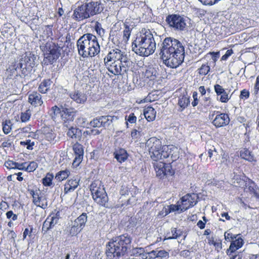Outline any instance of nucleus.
<instances>
[{
	"label": "nucleus",
	"mask_w": 259,
	"mask_h": 259,
	"mask_svg": "<svg viewBox=\"0 0 259 259\" xmlns=\"http://www.w3.org/2000/svg\"><path fill=\"white\" fill-rule=\"evenodd\" d=\"M159 54L167 66L176 68L184 62L185 48L179 40L166 37L162 42Z\"/></svg>",
	"instance_id": "1"
},
{
	"label": "nucleus",
	"mask_w": 259,
	"mask_h": 259,
	"mask_svg": "<svg viewBox=\"0 0 259 259\" xmlns=\"http://www.w3.org/2000/svg\"><path fill=\"white\" fill-rule=\"evenodd\" d=\"M132 50L143 57H148L154 53L156 42L153 34L149 30L142 29L136 34L132 45Z\"/></svg>",
	"instance_id": "2"
},
{
	"label": "nucleus",
	"mask_w": 259,
	"mask_h": 259,
	"mask_svg": "<svg viewBox=\"0 0 259 259\" xmlns=\"http://www.w3.org/2000/svg\"><path fill=\"white\" fill-rule=\"evenodd\" d=\"M77 46L79 55L83 58L94 57L100 51L97 37L91 33L81 36L77 41Z\"/></svg>",
	"instance_id": "3"
},
{
	"label": "nucleus",
	"mask_w": 259,
	"mask_h": 259,
	"mask_svg": "<svg viewBox=\"0 0 259 259\" xmlns=\"http://www.w3.org/2000/svg\"><path fill=\"white\" fill-rule=\"evenodd\" d=\"M129 244L128 234H123L110 240L106 245L107 259H119L126 252Z\"/></svg>",
	"instance_id": "4"
},
{
	"label": "nucleus",
	"mask_w": 259,
	"mask_h": 259,
	"mask_svg": "<svg viewBox=\"0 0 259 259\" xmlns=\"http://www.w3.org/2000/svg\"><path fill=\"white\" fill-rule=\"evenodd\" d=\"M90 190L94 201L100 205L106 206L108 197L101 182L99 181L93 182L90 186Z\"/></svg>",
	"instance_id": "5"
},
{
	"label": "nucleus",
	"mask_w": 259,
	"mask_h": 259,
	"mask_svg": "<svg viewBox=\"0 0 259 259\" xmlns=\"http://www.w3.org/2000/svg\"><path fill=\"white\" fill-rule=\"evenodd\" d=\"M153 163L154 169L156 172V177L160 180H163L168 176H172L175 171L172 168L170 163L166 164L163 162H158Z\"/></svg>",
	"instance_id": "6"
},
{
	"label": "nucleus",
	"mask_w": 259,
	"mask_h": 259,
	"mask_svg": "<svg viewBox=\"0 0 259 259\" xmlns=\"http://www.w3.org/2000/svg\"><path fill=\"white\" fill-rule=\"evenodd\" d=\"M209 119H212V124L217 128L224 127L228 125L230 119L228 114L214 110L210 113Z\"/></svg>",
	"instance_id": "7"
},
{
	"label": "nucleus",
	"mask_w": 259,
	"mask_h": 259,
	"mask_svg": "<svg viewBox=\"0 0 259 259\" xmlns=\"http://www.w3.org/2000/svg\"><path fill=\"white\" fill-rule=\"evenodd\" d=\"M151 159L155 161H157V158L159 156V153L160 150L162 149L161 141L155 137H151L146 142Z\"/></svg>",
	"instance_id": "8"
},
{
	"label": "nucleus",
	"mask_w": 259,
	"mask_h": 259,
	"mask_svg": "<svg viewBox=\"0 0 259 259\" xmlns=\"http://www.w3.org/2000/svg\"><path fill=\"white\" fill-rule=\"evenodd\" d=\"M165 21L170 27L176 30L183 31L186 27L184 18L178 14L168 15Z\"/></svg>",
	"instance_id": "9"
},
{
	"label": "nucleus",
	"mask_w": 259,
	"mask_h": 259,
	"mask_svg": "<svg viewBox=\"0 0 259 259\" xmlns=\"http://www.w3.org/2000/svg\"><path fill=\"white\" fill-rule=\"evenodd\" d=\"M44 50L46 52L45 54V59L51 64H52L60 56V47L52 41L46 43Z\"/></svg>",
	"instance_id": "10"
},
{
	"label": "nucleus",
	"mask_w": 259,
	"mask_h": 259,
	"mask_svg": "<svg viewBox=\"0 0 259 259\" xmlns=\"http://www.w3.org/2000/svg\"><path fill=\"white\" fill-rule=\"evenodd\" d=\"M112 62H120L125 64L128 63V58L126 54L121 52L120 50L113 49L104 58V63H106L107 65H108V63Z\"/></svg>",
	"instance_id": "11"
},
{
	"label": "nucleus",
	"mask_w": 259,
	"mask_h": 259,
	"mask_svg": "<svg viewBox=\"0 0 259 259\" xmlns=\"http://www.w3.org/2000/svg\"><path fill=\"white\" fill-rule=\"evenodd\" d=\"M109 71L111 73L116 75L120 74L124 75H126L127 77V71L129 69L128 63H121L120 62H112L108 63V65L106 63H104Z\"/></svg>",
	"instance_id": "12"
},
{
	"label": "nucleus",
	"mask_w": 259,
	"mask_h": 259,
	"mask_svg": "<svg viewBox=\"0 0 259 259\" xmlns=\"http://www.w3.org/2000/svg\"><path fill=\"white\" fill-rule=\"evenodd\" d=\"M103 0H88L85 3L91 17L101 13L104 8Z\"/></svg>",
	"instance_id": "13"
},
{
	"label": "nucleus",
	"mask_w": 259,
	"mask_h": 259,
	"mask_svg": "<svg viewBox=\"0 0 259 259\" xmlns=\"http://www.w3.org/2000/svg\"><path fill=\"white\" fill-rule=\"evenodd\" d=\"M198 198L197 195L194 193H188L182 197L180 199L182 210H186L195 205L198 202Z\"/></svg>",
	"instance_id": "14"
},
{
	"label": "nucleus",
	"mask_w": 259,
	"mask_h": 259,
	"mask_svg": "<svg viewBox=\"0 0 259 259\" xmlns=\"http://www.w3.org/2000/svg\"><path fill=\"white\" fill-rule=\"evenodd\" d=\"M90 17V14L85 3L77 7L74 10L73 14L72 16L73 19L77 21L83 20Z\"/></svg>",
	"instance_id": "15"
},
{
	"label": "nucleus",
	"mask_w": 259,
	"mask_h": 259,
	"mask_svg": "<svg viewBox=\"0 0 259 259\" xmlns=\"http://www.w3.org/2000/svg\"><path fill=\"white\" fill-rule=\"evenodd\" d=\"M113 117L110 116H102L99 118H95L91 120L89 124L95 128L108 127L111 123Z\"/></svg>",
	"instance_id": "16"
},
{
	"label": "nucleus",
	"mask_w": 259,
	"mask_h": 259,
	"mask_svg": "<svg viewBox=\"0 0 259 259\" xmlns=\"http://www.w3.org/2000/svg\"><path fill=\"white\" fill-rule=\"evenodd\" d=\"M30 194L33 198V202L35 205L43 209L47 208L48 206L47 199L39 190L36 191L31 190Z\"/></svg>",
	"instance_id": "17"
},
{
	"label": "nucleus",
	"mask_w": 259,
	"mask_h": 259,
	"mask_svg": "<svg viewBox=\"0 0 259 259\" xmlns=\"http://www.w3.org/2000/svg\"><path fill=\"white\" fill-rule=\"evenodd\" d=\"M35 58V57L34 55L30 53L26 54L24 59L22 58L20 62L17 64V68L22 69V71L23 72L24 69H26L27 67H32L34 65Z\"/></svg>",
	"instance_id": "18"
},
{
	"label": "nucleus",
	"mask_w": 259,
	"mask_h": 259,
	"mask_svg": "<svg viewBox=\"0 0 259 259\" xmlns=\"http://www.w3.org/2000/svg\"><path fill=\"white\" fill-rule=\"evenodd\" d=\"M73 150L75 155V157L72 164L74 166H77L83 158L84 153L83 146L80 144L76 142L73 146Z\"/></svg>",
	"instance_id": "19"
},
{
	"label": "nucleus",
	"mask_w": 259,
	"mask_h": 259,
	"mask_svg": "<svg viewBox=\"0 0 259 259\" xmlns=\"http://www.w3.org/2000/svg\"><path fill=\"white\" fill-rule=\"evenodd\" d=\"M244 244V240L240 236V234L233 241H231L230 245L226 250V253L228 255H231L237 250L242 247Z\"/></svg>",
	"instance_id": "20"
},
{
	"label": "nucleus",
	"mask_w": 259,
	"mask_h": 259,
	"mask_svg": "<svg viewBox=\"0 0 259 259\" xmlns=\"http://www.w3.org/2000/svg\"><path fill=\"white\" fill-rule=\"evenodd\" d=\"M240 156L242 159L254 164L256 162L253 154L246 148H241L239 151Z\"/></svg>",
	"instance_id": "21"
},
{
	"label": "nucleus",
	"mask_w": 259,
	"mask_h": 259,
	"mask_svg": "<svg viewBox=\"0 0 259 259\" xmlns=\"http://www.w3.org/2000/svg\"><path fill=\"white\" fill-rule=\"evenodd\" d=\"M69 96L72 100L79 104H83L87 99L86 94L79 91L70 93Z\"/></svg>",
	"instance_id": "22"
},
{
	"label": "nucleus",
	"mask_w": 259,
	"mask_h": 259,
	"mask_svg": "<svg viewBox=\"0 0 259 259\" xmlns=\"http://www.w3.org/2000/svg\"><path fill=\"white\" fill-rule=\"evenodd\" d=\"M29 102L35 106L41 105L43 103L41 95L37 93L33 92L30 94L28 98Z\"/></svg>",
	"instance_id": "23"
},
{
	"label": "nucleus",
	"mask_w": 259,
	"mask_h": 259,
	"mask_svg": "<svg viewBox=\"0 0 259 259\" xmlns=\"http://www.w3.org/2000/svg\"><path fill=\"white\" fill-rule=\"evenodd\" d=\"M143 113L148 121H152L155 119L156 111L151 106L145 108Z\"/></svg>",
	"instance_id": "24"
},
{
	"label": "nucleus",
	"mask_w": 259,
	"mask_h": 259,
	"mask_svg": "<svg viewBox=\"0 0 259 259\" xmlns=\"http://www.w3.org/2000/svg\"><path fill=\"white\" fill-rule=\"evenodd\" d=\"M79 180L71 179L69 180L67 183L65 185L64 192L67 193L69 192L74 191L78 186Z\"/></svg>",
	"instance_id": "25"
},
{
	"label": "nucleus",
	"mask_w": 259,
	"mask_h": 259,
	"mask_svg": "<svg viewBox=\"0 0 259 259\" xmlns=\"http://www.w3.org/2000/svg\"><path fill=\"white\" fill-rule=\"evenodd\" d=\"M69 130L67 135L72 139H80L81 136V130L78 128L73 127L71 125H69Z\"/></svg>",
	"instance_id": "26"
},
{
	"label": "nucleus",
	"mask_w": 259,
	"mask_h": 259,
	"mask_svg": "<svg viewBox=\"0 0 259 259\" xmlns=\"http://www.w3.org/2000/svg\"><path fill=\"white\" fill-rule=\"evenodd\" d=\"M52 83L50 79L44 80L39 85L38 91L42 94H46L49 90Z\"/></svg>",
	"instance_id": "27"
},
{
	"label": "nucleus",
	"mask_w": 259,
	"mask_h": 259,
	"mask_svg": "<svg viewBox=\"0 0 259 259\" xmlns=\"http://www.w3.org/2000/svg\"><path fill=\"white\" fill-rule=\"evenodd\" d=\"M114 157L119 162L124 161L127 158V153L123 149H120L114 152Z\"/></svg>",
	"instance_id": "28"
},
{
	"label": "nucleus",
	"mask_w": 259,
	"mask_h": 259,
	"mask_svg": "<svg viewBox=\"0 0 259 259\" xmlns=\"http://www.w3.org/2000/svg\"><path fill=\"white\" fill-rule=\"evenodd\" d=\"M87 215L86 213H82L74 221V224L77 225L81 229H83L87 221Z\"/></svg>",
	"instance_id": "29"
},
{
	"label": "nucleus",
	"mask_w": 259,
	"mask_h": 259,
	"mask_svg": "<svg viewBox=\"0 0 259 259\" xmlns=\"http://www.w3.org/2000/svg\"><path fill=\"white\" fill-rule=\"evenodd\" d=\"M171 150L167 145H163L162 149L159 151V156L157 158V161L159 159L168 158L170 155Z\"/></svg>",
	"instance_id": "30"
},
{
	"label": "nucleus",
	"mask_w": 259,
	"mask_h": 259,
	"mask_svg": "<svg viewBox=\"0 0 259 259\" xmlns=\"http://www.w3.org/2000/svg\"><path fill=\"white\" fill-rule=\"evenodd\" d=\"M190 104V97L186 95H183L180 97L178 100V105L181 108V111H183Z\"/></svg>",
	"instance_id": "31"
},
{
	"label": "nucleus",
	"mask_w": 259,
	"mask_h": 259,
	"mask_svg": "<svg viewBox=\"0 0 259 259\" xmlns=\"http://www.w3.org/2000/svg\"><path fill=\"white\" fill-rule=\"evenodd\" d=\"M157 72L153 67H150L146 69L144 73V77L150 80H155L156 78Z\"/></svg>",
	"instance_id": "32"
},
{
	"label": "nucleus",
	"mask_w": 259,
	"mask_h": 259,
	"mask_svg": "<svg viewBox=\"0 0 259 259\" xmlns=\"http://www.w3.org/2000/svg\"><path fill=\"white\" fill-rule=\"evenodd\" d=\"M182 232L178 230L176 228H172L170 232L166 233V237L167 239H176L181 235Z\"/></svg>",
	"instance_id": "33"
},
{
	"label": "nucleus",
	"mask_w": 259,
	"mask_h": 259,
	"mask_svg": "<svg viewBox=\"0 0 259 259\" xmlns=\"http://www.w3.org/2000/svg\"><path fill=\"white\" fill-rule=\"evenodd\" d=\"M81 229L79 226L74 224L73 222L71 226L69 227L68 229L69 234L71 236H74L77 235L81 231Z\"/></svg>",
	"instance_id": "34"
},
{
	"label": "nucleus",
	"mask_w": 259,
	"mask_h": 259,
	"mask_svg": "<svg viewBox=\"0 0 259 259\" xmlns=\"http://www.w3.org/2000/svg\"><path fill=\"white\" fill-rule=\"evenodd\" d=\"M142 135V130L140 127H138V130H133L131 133V136L132 137V139L135 140V142L139 141Z\"/></svg>",
	"instance_id": "35"
},
{
	"label": "nucleus",
	"mask_w": 259,
	"mask_h": 259,
	"mask_svg": "<svg viewBox=\"0 0 259 259\" xmlns=\"http://www.w3.org/2000/svg\"><path fill=\"white\" fill-rule=\"evenodd\" d=\"M210 67L207 63L203 64L197 70V73L199 75L204 76L210 71Z\"/></svg>",
	"instance_id": "36"
},
{
	"label": "nucleus",
	"mask_w": 259,
	"mask_h": 259,
	"mask_svg": "<svg viewBox=\"0 0 259 259\" xmlns=\"http://www.w3.org/2000/svg\"><path fill=\"white\" fill-rule=\"evenodd\" d=\"M70 174V171L68 170H62L58 172L55 177V179H56L59 182H61L67 178Z\"/></svg>",
	"instance_id": "37"
},
{
	"label": "nucleus",
	"mask_w": 259,
	"mask_h": 259,
	"mask_svg": "<svg viewBox=\"0 0 259 259\" xmlns=\"http://www.w3.org/2000/svg\"><path fill=\"white\" fill-rule=\"evenodd\" d=\"M74 116L75 115H62V117L64 121V126H66V127H69V125H70L69 123L73 121Z\"/></svg>",
	"instance_id": "38"
},
{
	"label": "nucleus",
	"mask_w": 259,
	"mask_h": 259,
	"mask_svg": "<svg viewBox=\"0 0 259 259\" xmlns=\"http://www.w3.org/2000/svg\"><path fill=\"white\" fill-rule=\"evenodd\" d=\"M124 26L125 29L123 31V40L125 43H127L130 38V27L127 22L125 21Z\"/></svg>",
	"instance_id": "39"
},
{
	"label": "nucleus",
	"mask_w": 259,
	"mask_h": 259,
	"mask_svg": "<svg viewBox=\"0 0 259 259\" xmlns=\"http://www.w3.org/2000/svg\"><path fill=\"white\" fill-rule=\"evenodd\" d=\"M53 174L48 173L46 177L42 179V184L46 186H50L52 184V179H53Z\"/></svg>",
	"instance_id": "40"
},
{
	"label": "nucleus",
	"mask_w": 259,
	"mask_h": 259,
	"mask_svg": "<svg viewBox=\"0 0 259 259\" xmlns=\"http://www.w3.org/2000/svg\"><path fill=\"white\" fill-rule=\"evenodd\" d=\"M12 123L10 120H6L3 123V130L4 132L8 134L11 130Z\"/></svg>",
	"instance_id": "41"
},
{
	"label": "nucleus",
	"mask_w": 259,
	"mask_h": 259,
	"mask_svg": "<svg viewBox=\"0 0 259 259\" xmlns=\"http://www.w3.org/2000/svg\"><path fill=\"white\" fill-rule=\"evenodd\" d=\"M208 155L211 161H214L217 159V156L218 155V152L215 148L213 147L212 149H209L208 150Z\"/></svg>",
	"instance_id": "42"
},
{
	"label": "nucleus",
	"mask_w": 259,
	"mask_h": 259,
	"mask_svg": "<svg viewBox=\"0 0 259 259\" xmlns=\"http://www.w3.org/2000/svg\"><path fill=\"white\" fill-rule=\"evenodd\" d=\"M240 234H233L229 232H226L224 234L225 239L226 241L231 242L235 240Z\"/></svg>",
	"instance_id": "43"
},
{
	"label": "nucleus",
	"mask_w": 259,
	"mask_h": 259,
	"mask_svg": "<svg viewBox=\"0 0 259 259\" xmlns=\"http://www.w3.org/2000/svg\"><path fill=\"white\" fill-rule=\"evenodd\" d=\"M37 167V164L34 161H31L29 163L27 162L26 171L28 172L33 171Z\"/></svg>",
	"instance_id": "44"
},
{
	"label": "nucleus",
	"mask_w": 259,
	"mask_h": 259,
	"mask_svg": "<svg viewBox=\"0 0 259 259\" xmlns=\"http://www.w3.org/2000/svg\"><path fill=\"white\" fill-rule=\"evenodd\" d=\"M60 109L57 106H54L52 107L50 115L52 117V118L53 120L56 119V117L57 115H58L60 113Z\"/></svg>",
	"instance_id": "45"
},
{
	"label": "nucleus",
	"mask_w": 259,
	"mask_h": 259,
	"mask_svg": "<svg viewBox=\"0 0 259 259\" xmlns=\"http://www.w3.org/2000/svg\"><path fill=\"white\" fill-rule=\"evenodd\" d=\"M31 115L30 110H27L24 112H22L21 115V120L22 122H26L28 121Z\"/></svg>",
	"instance_id": "46"
},
{
	"label": "nucleus",
	"mask_w": 259,
	"mask_h": 259,
	"mask_svg": "<svg viewBox=\"0 0 259 259\" xmlns=\"http://www.w3.org/2000/svg\"><path fill=\"white\" fill-rule=\"evenodd\" d=\"M156 255L157 258H166L169 256V253L167 251L165 250H156Z\"/></svg>",
	"instance_id": "47"
},
{
	"label": "nucleus",
	"mask_w": 259,
	"mask_h": 259,
	"mask_svg": "<svg viewBox=\"0 0 259 259\" xmlns=\"http://www.w3.org/2000/svg\"><path fill=\"white\" fill-rule=\"evenodd\" d=\"M250 96V93L248 90L243 89L240 92L239 98L241 100H246L249 98Z\"/></svg>",
	"instance_id": "48"
},
{
	"label": "nucleus",
	"mask_w": 259,
	"mask_h": 259,
	"mask_svg": "<svg viewBox=\"0 0 259 259\" xmlns=\"http://www.w3.org/2000/svg\"><path fill=\"white\" fill-rule=\"evenodd\" d=\"M214 90L218 96L221 95L222 93L225 94V90L223 87L219 84L214 85Z\"/></svg>",
	"instance_id": "49"
},
{
	"label": "nucleus",
	"mask_w": 259,
	"mask_h": 259,
	"mask_svg": "<svg viewBox=\"0 0 259 259\" xmlns=\"http://www.w3.org/2000/svg\"><path fill=\"white\" fill-rule=\"evenodd\" d=\"M50 229H51V227L49 224V218H47V219L43 223L42 227V232L44 234H45Z\"/></svg>",
	"instance_id": "50"
},
{
	"label": "nucleus",
	"mask_w": 259,
	"mask_h": 259,
	"mask_svg": "<svg viewBox=\"0 0 259 259\" xmlns=\"http://www.w3.org/2000/svg\"><path fill=\"white\" fill-rule=\"evenodd\" d=\"M144 249L142 248H133L132 250L131 255H134L137 257H140L142 252H143Z\"/></svg>",
	"instance_id": "51"
},
{
	"label": "nucleus",
	"mask_w": 259,
	"mask_h": 259,
	"mask_svg": "<svg viewBox=\"0 0 259 259\" xmlns=\"http://www.w3.org/2000/svg\"><path fill=\"white\" fill-rule=\"evenodd\" d=\"M204 107L205 108H211L213 107L211 99L209 97H204L203 98Z\"/></svg>",
	"instance_id": "52"
},
{
	"label": "nucleus",
	"mask_w": 259,
	"mask_h": 259,
	"mask_svg": "<svg viewBox=\"0 0 259 259\" xmlns=\"http://www.w3.org/2000/svg\"><path fill=\"white\" fill-rule=\"evenodd\" d=\"M220 96V101L222 103H227L230 99V97L229 96V94L226 91L225 94L222 93Z\"/></svg>",
	"instance_id": "53"
},
{
	"label": "nucleus",
	"mask_w": 259,
	"mask_h": 259,
	"mask_svg": "<svg viewBox=\"0 0 259 259\" xmlns=\"http://www.w3.org/2000/svg\"><path fill=\"white\" fill-rule=\"evenodd\" d=\"M4 165L8 169H15L16 162L12 160H8L5 162Z\"/></svg>",
	"instance_id": "54"
},
{
	"label": "nucleus",
	"mask_w": 259,
	"mask_h": 259,
	"mask_svg": "<svg viewBox=\"0 0 259 259\" xmlns=\"http://www.w3.org/2000/svg\"><path fill=\"white\" fill-rule=\"evenodd\" d=\"M20 144L22 145H27V149L29 150H32L34 145V142H31L30 140H26L25 142H21Z\"/></svg>",
	"instance_id": "55"
},
{
	"label": "nucleus",
	"mask_w": 259,
	"mask_h": 259,
	"mask_svg": "<svg viewBox=\"0 0 259 259\" xmlns=\"http://www.w3.org/2000/svg\"><path fill=\"white\" fill-rule=\"evenodd\" d=\"M233 50L232 49L228 50L226 53L222 56L221 58L222 60H227L228 58L233 54Z\"/></svg>",
	"instance_id": "56"
},
{
	"label": "nucleus",
	"mask_w": 259,
	"mask_h": 259,
	"mask_svg": "<svg viewBox=\"0 0 259 259\" xmlns=\"http://www.w3.org/2000/svg\"><path fill=\"white\" fill-rule=\"evenodd\" d=\"M75 111L72 108H64L63 110V114L62 115H75Z\"/></svg>",
	"instance_id": "57"
},
{
	"label": "nucleus",
	"mask_w": 259,
	"mask_h": 259,
	"mask_svg": "<svg viewBox=\"0 0 259 259\" xmlns=\"http://www.w3.org/2000/svg\"><path fill=\"white\" fill-rule=\"evenodd\" d=\"M46 139L49 141H53L56 138V134L53 132H49L46 134Z\"/></svg>",
	"instance_id": "58"
},
{
	"label": "nucleus",
	"mask_w": 259,
	"mask_h": 259,
	"mask_svg": "<svg viewBox=\"0 0 259 259\" xmlns=\"http://www.w3.org/2000/svg\"><path fill=\"white\" fill-rule=\"evenodd\" d=\"M203 5H212L215 4L218 0H198Z\"/></svg>",
	"instance_id": "59"
},
{
	"label": "nucleus",
	"mask_w": 259,
	"mask_h": 259,
	"mask_svg": "<svg viewBox=\"0 0 259 259\" xmlns=\"http://www.w3.org/2000/svg\"><path fill=\"white\" fill-rule=\"evenodd\" d=\"M27 165V162L23 163H18L16 162V168L18 169L19 170H22L26 171V166Z\"/></svg>",
	"instance_id": "60"
},
{
	"label": "nucleus",
	"mask_w": 259,
	"mask_h": 259,
	"mask_svg": "<svg viewBox=\"0 0 259 259\" xmlns=\"http://www.w3.org/2000/svg\"><path fill=\"white\" fill-rule=\"evenodd\" d=\"M179 201L178 203H179ZM170 211H174L175 210H178L179 209L182 210V207L181 206V204H177V205H171L169 207Z\"/></svg>",
	"instance_id": "61"
},
{
	"label": "nucleus",
	"mask_w": 259,
	"mask_h": 259,
	"mask_svg": "<svg viewBox=\"0 0 259 259\" xmlns=\"http://www.w3.org/2000/svg\"><path fill=\"white\" fill-rule=\"evenodd\" d=\"M254 93L257 94L259 91V75L256 77L255 82L254 85Z\"/></svg>",
	"instance_id": "62"
},
{
	"label": "nucleus",
	"mask_w": 259,
	"mask_h": 259,
	"mask_svg": "<svg viewBox=\"0 0 259 259\" xmlns=\"http://www.w3.org/2000/svg\"><path fill=\"white\" fill-rule=\"evenodd\" d=\"M147 254L148 259H155L157 258V256L156 255V250H152L147 252Z\"/></svg>",
	"instance_id": "63"
},
{
	"label": "nucleus",
	"mask_w": 259,
	"mask_h": 259,
	"mask_svg": "<svg viewBox=\"0 0 259 259\" xmlns=\"http://www.w3.org/2000/svg\"><path fill=\"white\" fill-rule=\"evenodd\" d=\"M12 142L10 139H8L4 141L2 144V147H10L12 145Z\"/></svg>",
	"instance_id": "64"
}]
</instances>
